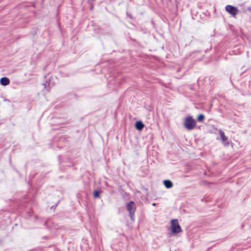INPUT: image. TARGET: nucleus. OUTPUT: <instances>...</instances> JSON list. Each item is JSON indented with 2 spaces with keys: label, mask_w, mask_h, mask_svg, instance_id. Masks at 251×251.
<instances>
[{
  "label": "nucleus",
  "mask_w": 251,
  "mask_h": 251,
  "mask_svg": "<svg viewBox=\"0 0 251 251\" xmlns=\"http://www.w3.org/2000/svg\"><path fill=\"white\" fill-rule=\"evenodd\" d=\"M219 133L223 141H226L227 140V137L225 135V133L223 130H220Z\"/></svg>",
  "instance_id": "6e6552de"
},
{
  "label": "nucleus",
  "mask_w": 251,
  "mask_h": 251,
  "mask_svg": "<svg viewBox=\"0 0 251 251\" xmlns=\"http://www.w3.org/2000/svg\"><path fill=\"white\" fill-rule=\"evenodd\" d=\"M0 83L3 86H6L9 84L10 80L8 77H3L0 78Z\"/></svg>",
  "instance_id": "39448f33"
},
{
  "label": "nucleus",
  "mask_w": 251,
  "mask_h": 251,
  "mask_svg": "<svg viewBox=\"0 0 251 251\" xmlns=\"http://www.w3.org/2000/svg\"><path fill=\"white\" fill-rule=\"evenodd\" d=\"M225 9L233 17H235L237 13L239 12V10L237 7L230 5H227L226 6Z\"/></svg>",
  "instance_id": "20e7f679"
},
{
  "label": "nucleus",
  "mask_w": 251,
  "mask_h": 251,
  "mask_svg": "<svg viewBox=\"0 0 251 251\" xmlns=\"http://www.w3.org/2000/svg\"><path fill=\"white\" fill-rule=\"evenodd\" d=\"M94 197L95 198H99L100 197L99 192L98 191H95L94 192Z\"/></svg>",
  "instance_id": "9d476101"
},
{
  "label": "nucleus",
  "mask_w": 251,
  "mask_h": 251,
  "mask_svg": "<svg viewBox=\"0 0 251 251\" xmlns=\"http://www.w3.org/2000/svg\"><path fill=\"white\" fill-rule=\"evenodd\" d=\"M144 127V125L141 121H137L135 123V127L137 129L141 130Z\"/></svg>",
  "instance_id": "423d86ee"
},
{
  "label": "nucleus",
  "mask_w": 251,
  "mask_h": 251,
  "mask_svg": "<svg viewBox=\"0 0 251 251\" xmlns=\"http://www.w3.org/2000/svg\"><path fill=\"white\" fill-rule=\"evenodd\" d=\"M152 205H154H154H155V203H153L152 204Z\"/></svg>",
  "instance_id": "9b49d317"
},
{
  "label": "nucleus",
  "mask_w": 251,
  "mask_h": 251,
  "mask_svg": "<svg viewBox=\"0 0 251 251\" xmlns=\"http://www.w3.org/2000/svg\"><path fill=\"white\" fill-rule=\"evenodd\" d=\"M171 227L173 234L179 233L181 232V228L177 219H173L171 221Z\"/></svg>",
  "instance_id": "f03ea898"
},
{
  "label": "nucleus",
  "mask_w": 251,
  "mask_h": 251,
  "mask_svg": "<svg viewBox=\"0 0 251 251\" xmlns=\"http://www.w3.org/2000/svg\"><path fill=\"white\" fill-rule=\"evenodd\" d=\"M184 126L188 130L193 129L196 126V121L191 116L186 117L183 123Z\"/></svg>",
  "instance_id": "f257e3e1"
},
{
  "label": "nucleus",
  "mask_w": 251,
  "mask_h": 251,
  "mask_svg": "<svg viewBox=\"0 0 251 251\" xmlns=\"http://www.w3.org/2000/svg\"><path fill=\"white\" fill-rule=\"evenodd\" d=\"M204 119V116L202 114H200L197 118V120L199 122H202Z\"/></svg>",
  "instance_id": "1a4fd4ad"
},
{
  "label": "nucleus",
  "mask_w": 251,
  "mask_h": 251,
  "mask_svg": "<svg viewBox=\"0 0 251 251\" xmlns=\"http://www.w3.org/2000/svg\"><path fill=\"white\" fill-rule=\"evenodd\" d=\"M127 210L131 218L134 216L136 211V205L133 201H129L127 203Z\"/></svg>",
  "instance_id": "7ed1b4c3"
},
{
  "label": "nucleus",
  "mask_w": 251,
  "mask_h": 251,
  "mask_svg": "<svg viewBox=\"0 0 251 251\" xmlns=\"http://www.w3.org/2000/svg\"><path fill=\"white\" fill-rule=\"evenodd\" d=\"M164 184L165 187L167 188H170L173 187V184L172 182L169 180H166L164 181Z\"/></svg>",
  "instance_id": "0eeeda50"
}]
</instances>
